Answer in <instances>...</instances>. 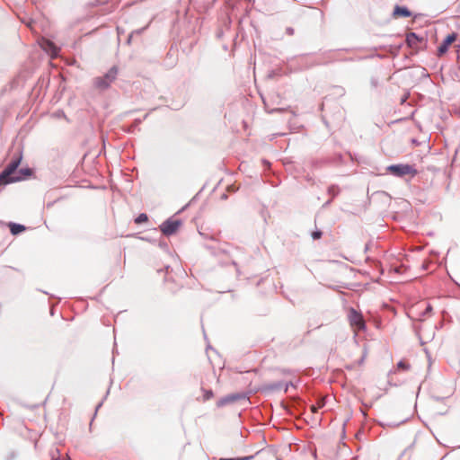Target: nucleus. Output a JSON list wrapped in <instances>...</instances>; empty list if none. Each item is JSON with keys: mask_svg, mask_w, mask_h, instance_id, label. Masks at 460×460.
<instances>
[{"mask_svg": "<svg viewBox=\"0 0 460 460\" xmlns=\"http://www.w3.org/2000/svg\"><path fill=\"white\" fill-rule=\"evenodd\" d=\"M411 14V12L406 7L399 6V5H396L394 7V10L393 13V16L394 18L410 17Z\"/></svg>", "mask_w": 460, "mask_h": 460, "instance_id": "nucleus-8", "label": "nucleus"}, {"mask_svg": "<svg viewBox=\"0 0 460 460\" xmlns=\"http://www.w3.org/2000/svg\"><path fill=\"white\" fill-rule=\"evenodd\" d=\"M21 158L12 161L0 173V186L24 180L31 174V169L18 170Z\"/></svg>", "mask_w": 460, "mask_h": 460, "instance_id": "nucleus-1", "label": "nucleus"}, {"mask_svg": "<svg viewBox=\"0 0 460 460\" xmlns=\"http://www.w3.org/2000/svg\"><path fill=\"white\" fill-rule=\"evenodd\" d=\"M456 38L457 35L455 32L447 35L438 48V57L444 56L447 52L448 48L456 40Z\"/></svg>", "mask_w": 460, "mask_h": 460, "instance_id": "nucleus-6", "label": "nucleus"}, {"mask_svg": "<svg viewBox=\"0 0 460 460\" xmlns=\"http://www.w3.org/2000/svg\"><path fill=\"white\" fill-rule=\"evenodd\" d=\"M219 460H245V459H235V458H221Z\"/></svg>", "mask_w": 460, "mask_h": 460, "instance_id": "nucleus-16", "label": "nucleus"}, {"mask_svg": "<svg viewBox=\"0 0 460 460\" xmlns=\"http://www.w3.org/2000/svg\"><path fill=\"white\" fill-rule=\"evenodd\" d=\"M323 406V402H319L317 403V405H311V411L312 412H316L318 408H322Z\"/></svg>", "mask_w": 460, "mask_h": 460, "instance_id": "nucleus-13", "label": "nucleus"}, {"mask_svg": "<svg viewBox=\"0 0 460 460\" xmlns=\"http://www.w3.org/2000/svg\"><path fill=\"white\" fill-rule=\"evenodd\" d=\"M119 73V68L117 66H112L107 74L103 76L97 77L94 82V87L98 90L107 89L112 82L115 81Z\"/></svg>", "mask_w": 460, "mask_h": 460, "instance_id": "nucleus-2", "label": "nucleus"}, {"mask_svg": "<svg viewBox=\"0 0 460 460\" xmlns=\"http://www.w3.org/2000/svg\"><path fill=\"white\" fill-rule=\"evenodd\" d=\"M213 396V393L211 391H208L205 395V399L208 400Z\"/></svg>", "mask_w": 460, "mask_h": 460, "instance_id": "nucleus-15", "label": "nucleus"}, {"mask_svg": "<svg viewBox=\"0 0 460 460\" xmlns=\"http://www.w3.org/2000/svg\"><path fill=\"white\" fill-rule=\"evenodd\" d=\"M180 226L181 222L179 220L169 219L160 226V229L164 234L171 235L176 233Z\"/></svg>", "mask_w": 460, "mask_h": 460, "instance_id": "nucleus-5", "label": "nucleus"}, {"mask_svg": "<svg viewBox=\"0 0 460 460\" xmlns=\"http://www.w3.org/2000/svg\"><path fill=\"white\" fill-rule=\"evenodd\" d=\"M40 44L41 49L49 54L52 58L58 56L59 49L49 40L43 39Z\"/></svg>", "mask_w": 460, "mask_h": 460, "instance_id": "nucleus-7", "label": "nucleus"}, {"mask_svg": "<svg viewBox=\"0 0 460 460\" xmlns=\"http://www.w3.org/2000/svg\"><path fill=\"white\" fill-rule=\"evenodd\" d=\"M10 231L13 234H17L25 230V226L18 224H10Z\"/></svg>", "mask_w": 460, "mask_h": 460, "instance_id": "nucleus-9", "label": "nucleus"}, {"mask_svg": "<svg viewBox=\"0 0 460 460\" xmlns=\"http://www.w3.org/2000/svg\"><path fill=\"white\" fill-rule=\"evenodd\" d=\"M348 319L355 334L366 329V323L362 314L354 308L349 309Z\"/></svg>", "mask_w": 460, "mask_h": 460, "instance_id": "nucleus-3", "label": "nucleus"}, {"mask_svg": "<svg viewBox=\"0 0 460 460\" xmlns=\"http://www.w3.org/2000/svg\"><path fill=\"white\" fill-rule=\"evenodd\" d=\"M148 221V217L146 214L145 213H141L139 214L136 219H135V223L139 225V224H142V223H146Z\"/></svg>", "mask_w": 460, "mask_h": 460, "instance_id": "nucleus-10", "label": "nucleus"}, {"mask_svg": "<svg viewBox=\"0 0 460 460\" xmlns=\"http://www.w3.org/2000/svg\"><path fill=\"white\" fill-rule=\"evenodd\" d=\"M397 368L399 370H403V371L408 370L410 368V365L406 361L401 360L397 364Z\"/></svg>", "mask_w": 460, "mask_h": 460, "instance_id": "nucleus-11", "label": "nucleus"}, {"mask_svg": "<svg viewBox=\"0 0 460 460\" xmlns=\"http://www.w3.org/2000/svg\"><path fill=\"white\" fill-rule=\"evenodd\" d=\"M407 42L409 43V45H411L413 43H415V41L418 40L417 39V36L414 34V33H410L407 35Z\"/></svg>", "mask_w": 460, "mask_h": 460, "instance_id": "nucleus-12", "label": "nucleus"}, {"mask_svg": "<svg viewBox=\"0 0 460 460\" xmlns=\"http://www.w3.org/2000/svg\"><path fill=\"white\" fill-rule=\"evenodd\" d=\"M323 233L321 231H314L312 233V237L314 240L320 239L322 237Z\"/></svg>", "mask_w": 460, "mask_h": 460, "instance_id": "nucleus-14", "label": "nucleus"}, {"mask_svg": "<svg viewBox=\"0 0 460 460\" xmlns=\"http://www.w3.org/2000/svg\"><path fill=\"white\" fill-rule=\"evenodd\" d=\"M387 170L395 176L402 177L404 175L414 176L417 174L416 169L409 164H394L390 165Z\"/></svg>", "mask_w": 460, "mask_h": 460, "instance_id": "nucleus-4", "label": "nucleus"}]
</instances>
